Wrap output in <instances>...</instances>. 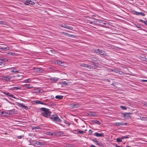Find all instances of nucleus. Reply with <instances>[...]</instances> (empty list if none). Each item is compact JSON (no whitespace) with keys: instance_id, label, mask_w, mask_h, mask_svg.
Returning <instances> with one entry per match:
<instances>
[{"instance_id":"f257e3e1","label":"nucleus","mask_w":147,"mask_h":147,"mask_svg":"<svg viewBox=\"0 0 147 147\" xmlns=\"http://www.w3.org/2000/svg\"><path fill=\"white\" fill-rule=\"evenodd\" d=\"M40 109L41 111H43L41 113V115L46 117H48L51 113V112L49 111V110L46 108H41Z\"/></svg>"},{"instance_id":"f03ea898","label":"nucleus","mask_w":147,"mask_h":147,"mask_svg":"<svg viewBox=\"0 0 147 147\" xmlns=\"http://www.w3.org/2000/svg\"><path fill=\"white\" fill-rule=\"evenodd\" d=\"M49 119L53 121H55L58 122H61V120L58 117V115H51L49 117Z\"/></svg>"},{"instance_id":"7ed1b4c3","label":"nucleus","mask_w":147,"mask_h":147,"mask_svg":"<svg viewBox=\"0 0 147 147\" xmlns=\"http://www.w3.org/2000/svg\"><path fill=\"white\" fill-rule=\"evenodd\" d=\"M94 52L95 53L102 55L104 56H105V55H106L105 51L101 50H100L99 49L94 50Z\"/></svg>"},{"instance_id":"20e7f679","label":"nucleus","mask_w":147,"mask_h":147,"mask_svg":"<svg viewBox=\"0 0 147 147\" xmlns=\"http://www.w3.org/2000/svg\"><path fill=\"white\" fill-rule=\"evenodd\" d=\"M132 114V113H122L121 117L125 119H129L131 118L130 115Z\"/></svg>"},{"instance_id":"39448f33","label":"nucleus","mask_w":147,"mask_h":147,"mask_svg":"<svg viewBox=\"0 0 147 147\" xmlns=\"http://www.w3.org/2000/svg\"><path fill=\"white\" fill-rule=\"evenodd\" d=\"M0 78L3 80H4L6 81H8L10 80L11 79V77L8 75L7 76H3L1 77Z\"/></svg>"},{"instance_id":"423d86ee","label":"nucleus","mask_w":147,"mask_h":147,"mask_svg":"<svg viewBox=\"0 0 147 147\" xmlns=\"http://www.w3.org/2000/svg\"><path fill=\"white\" fill-rule=\"evenodd\" d=\"M96 22H98L101 26H104V25H106L107 24V21L102 20H98Z\"/></svg>"},{"instance_id":"0eeeda50","label":"nucleus","mask_w":147,"mask_h":147,"mask_svg":"<svg viewBox=\"0 0 147 147\" xmlns=\"http://www.w3.org/2000/svg\"><path fill=\"white\" fill-rule=\"evenodd\" d=\"M61 26L62 27L67 28L71 30H72L73 28L72 27L68 26V24H63L61 25Z\"/></svg>"},{"instance_id":"6e6552de","label":"nucleus","mask_w":147,"mask_h":147,"mask_svg":"<svg viewBox=\"0 0 147 147\" xmlns=\"http://www.w3.org/2000/svg\"><path fill=\"white\" fill-rule=\"evenodd\" d=\"M87 114L88 116L91 115V116H93L94 117H96L97 116V114H96L95 112H93L91 111H88Z\"/></svg>"},{"instance_id":"1a4fd4ad","label":"nucleus","mask_w":147,"mask_h":147,"mask_svg":"<svg viewBox=\"0 0 147 147\" xmlns=\"http://www.w3.org/2000/svg\"><path fill=\"white\" fill-rule=\"evenodd\" d=\"M13 77L15 78V79L17 80H21L23 78L22 75H20L19 74L13 76Z\"/></svg>"},{"instance_id":"9d476101","label":"nucleus","mask_w":147,"mask_h":147,"mask_svg":"<svg viewBox=\"0 0 147 147\" xmlns=\"http://www.w3.org/2000/svg\"><path fill=\"white\" fill-rule=\"evenodd\" d=\"M35 3L34 2H32L31 0H28L26 1V3H24V4L26 5H28L29 4H30L32 5H34L35 4Z\"/></svg>"},{"instance_id":"9b49d317","label":"nucleus","mask_w":147,"mask_h":147,"mask_svg":"<svg viewBox=\"0 0 147 147\" xmlns=\"http://www.w3.org/2000/svg\"><path fill=\"white\" fill-rule=\"evenodd\" d=\"M133 12L134 13V14L136 15H141L143 16H145V14L144 13L142 12H139L136 11H134Z\"/></svg>"},{"instance_id":"f8f14e48","label":"nucleus","mask_w":147,"mask_h":147,"mask_svg":"<svg viewBox=\"0 0 147 147\" xmlns=\"http://www.w3.org/2000/svg\"><path fill=\"white\" fill-rule=\"evenodd\" d=\"M94 135L97 137H102L104 136V134L102 133H98L97 132H95L94 134Z\"/></svg>"},{"instance_id":"ddd939ff","label":"nucleus","mask_w":147,"mask_h":147,"mask_svg":"<svg viewBox=\"0 0 147 147\" xmlns=\"http://www.w3.org/2000/svg\"><path fill=\"white\" fill-rule=\"evenodd\" d=\"M23 86L27 89H30L33 87L32 85L30 84H25L23 85Z\"/></svg>"},{"instance_id":"4468645a","label":"nucleus","mask_w":147,"mask_h":147,"mask_svg":"<svg viewBox=\"0 0 147 147\" xmlns=\"http://www.w3.org/2000/svg\"><path fill=\"white\" fill-rule=\"evenodd\" d=\"M35 103L36 104H41L46 105L47 103L42 101L39 100H36L35 101Z\"/></svg>"},{"instance_id":"2eb2a0df","label":"nucleus","mask_w":147,"mask_h":147,"mask_svg":"<svg viewBox=\"0 0 147 147\" xmlns=\"http://www.w3.org/2000/svg\"><path fill=\"white\" fill-rule=\"evenodd\" d=\"M71 107H73L78 108L80 107V105L78 104H74V103H71L70 104Z\"/></svg>"},{"instance_id":"dca6fc26","label":"nucleus","mask_w":147,"mask_h":147,"mask_svg":"<svg viewBox=\"0 0 147 147\" xmlns=\"http://www.w3.org/2000/svg\"><path fill=\"white\" fill-rule=\"evenodd\" d=\"M18 106L24 107L25 109L27 110L28 109V107L25 105H24L23 104L21 103H18Z\"/></svg>"},{"instance_id":"f3484780","label":"nucleus","mask_w":147,"mask_h":147,"mask_svg":"<svg viewBox=\"0 0 147 147\" xmlns=\"http://www.w3.org/2000/svg\"><path fill=\"white\" fill-rule=\"evenodd\" d=\"M62 33L63 34H64L65 35L67 36L70 37H73V36H74V35L69 34L68 33H66V32H63Z\"/></svg>"},{"instance_id":"a211bd4d","label":"nucleus","mask_w":147,"mask_h":147,"mask_svg":"<svg viewBox=\"0 0 147 147\" xmlns=\"http://www.w3.org/2000/svg\"><path fill=\"white\" fill-rule=\"evenodd\" d=\"M7 59L5 58H3L2 59H1V61L0 62V65H4L5 64V63L3 62V61H6ZM7 61H8L7 60Z\"/></svg>"},{"instance_id":"6ab92c4d","label":"nucleus","mask_w":147,"mask_h":147,"mask_svg":"<svg viewBox=\"0 0 147 147\" xmlns=\"http://www.w3.org/2000/svg\"><path fill=\"white\" fill-rule=\"evenodd\" d=\"M92 121L93 123H95L98 125H100L101 124L99 121L98 120H93Z\"/></svg>"},{"instance_id":"aec40b11","label":"nucleus","mask_w":147,"mask_h":147,"mask_svg":"<svg viewBox=\"0 0 147 147\" xmlns=\"http://www.w3.org/2000/svg\"><path fill=\"white\" fill-rule=\"evenodd\" d=\"M35 71L38 72H42L43 70L41 68H35Z\"/></svg>"},{"instance_id":"412c9836","label":"nucleus","mask_w":147,"mask_h":147,"mask_svg":"<svg viewBox=\"0 0 147 147\" xmlns=\"http://www.w3.org/2000/svg\"><path fill=\"white\" fill-rule=\"evenodd\" d=\"M1 113L3 116H8L9 115V113L4 111H2Z\"/></svg>"},{"instance_id":"4be33fe9","label":"nucleus","mask_w":147,"mask_h":147,"mask_svg":"<svg viewBox=\"0 0 147 147\" xmlns=\"http://www.w3.org/2000/svg\"><path fill=\"white\" fill-rule=\"evenodd\" d=\"M57 63L60 65L63 66L64 62L58 60L57 61Z\"/></svg>"},{"instance_id":"5701e85b","label":"nucleus","mask_w":147,"mask_h":147,"mask_svg":"<svg viewBox=\"0 0 147 147\" xmlns=\"http://www.w3.org/2000/svg\"><path fill=\"white\" fill-rule=\"evenodd\" d=\"M47 105L48 106H54L55 105V104L53 103L52 102H50L49 103H47V105Z\"/></svg>"},{"instance_id":"b1692460","label":"nucleus","mask_w":147,"mask_h":147,"mask_svg":"<svg viewBox=\"0 0 147 147\" xmlns=\"http://www.w3.org/2000/svg\"><path fill=\"white\" fill-rule=\"evenodd\" d=\"M92 63V65L96 67H98V63H95L93 61H90Z\"/></svg>"},{"instance_id":"393cba45","label":"nucleus","mask_w":147,"mask_h":147,"mask_svg":"<svg viewBox=\"0 0 147 147\" xmlns=\"http://www.w3.org/2000/svg\"><path fill=\"white\" fill-rule=\"evenodd\" d=\"M50 80H53L55 81H57L58 80V79L56 77H51L50 78Z\"/></svg>"},{"instance_id":"a878e982","label":"nucleus","mask_w":147,"mask_h":147,"mask_svg":"<svg viewBox=\"0 0 147 147\" xmlns=\"http://www.w3.org/2000/svg\"><path fill=\"white\" fill-rule=\"evenodd\" d=\"M63 96L61 95H57L55 97V98L57 99H61L63 98Z\"/></svg>"},{"instance_id":"bb28decb","label":"nucleus","mask_w":147,"mask_h":147,"mask_svg":"<svg viewBox=\"0 0 147 147\" xmlns=\"http://www.w3.org/2000/svg\"><path fill=\"white\" fill-rule=\"evenodd\" d=\"M140 118L142 120L145 121L147 120V117L141 116L140 117Z\"/></svg>"},{"instance_id":"cd10ccee","label":"nucleus","mask_w":147,"mask_h":147,"mask_svg":"<svg viewBox=\"0 0 147 147\" xmlns=\"http://www.w3.org/2000/svg\"><path fill=\"white\" fill-rule=\"evenodd\" d=\"M80 66L84 67H88V65L85 64L84 63H82L80 65Z\"/></svg>"},{"instance_id":"c85d7f7f","label":"nucleus","mask_w":147,"mask_h":147,"mask_svg":"<svg viewBox=\"0 0 147 147\" xmlns=\"http://www.w3.org/2000/svg\"><path fill=\"white\" fill-rule=\"evenodd\" d=\"M35 144L40 146H42L43 144L42 142H40L39 141L36 142Z\"/></svg>"},{"instance_id":"c756f323","label":"nucleus","mask_w":147,"mask_h":147,"mask_svg":"<svg viewBox=\"0 0 147 147\" xmlns=\"http://www.w3.org/2000/svg\"><path fill=\"white\" fill-rule=\"evenodd\" d=\"M1 49L3 51H6V50H8L9 49V47H2Z\"/></svg>"},{"instance_id":"7c9ffc66","label":"nucleus","mask_w":147,"mask_h":147,"mask_svg":"<svg viewBox=\"0 0 147 147\" xmlns=\"http://www.w3.org/2000/svg\"><path fill=\"white\" fill-rule=\"evenodd\" d=\"M9 113H11V114H14L15 113V110L12 109L9 111Z\"/></svg>"},{"instance_id":"2f4dec72","label":"nucleus","mask_w":147,"mask_h":147,"mask_svg":"<svg viewBox=\"0 0 147 147\" xmlns=\"http://www.w3.org/2000/svg\"><path fill=\"white\" fill-rule=\"evenodd\" d=\"M57 133L58 134V135L60 136H61L63 134V132L59 131L58 132H57Z\"/></svg>"},{"instance_id":"473e14b6","label":"nucleus","mask_w":147,"mask_h":147,"mask_svg":"<svg viewBox=\"0 0 147 147\" xmlns=\"http://www.w3.org/2000/svg\"><path fill=\"white\" fill-rule=\"evenodd\" d=\"M40 129V127L39 126H34L32 127V129Z\"/></svg>"},{"instance_id":"72a5a7b5","label":"nucleus","mask_w":147,"mask_h":147,"mask_svg":"<svg viewBox=\"0 0 147 147\" xmlns=\"http://www.w3.org/2000/svg\"><path fill=\"white\" fill-rule=\"evenodd\" d=\"M120 107L123 110H125L127 109V107H126L124 106H120Z\"/></svg>"},{"instance_id":"f704fd0d","label":"nucleus","mask_w":147,"mask_h":147,"mask_svg":"<svg viewBox=\"0 0 147 147\" xmlns=\"http://www.w3.org/2000/svg\"><path fill=\"white\" fill-rule=\"evenodd\" d=\"M90 139L93 141L94 142L96 143L98 142V141L97 140V139L96 138H94V139H92L90 138Z\"/></svg>"},{"instance_id":"c9c22d12","label":"nucleus","mask_w":147,"mask_h":147,"mask_svg":"<svg viewBox=\"0 0 147 147\" xmlns=\"http://www.w3.org/2000/svg\"><path fill=\"white\" fill-rule=\"evenodd\" d=\"M8 54H9L10 55L15 56L16 55V53L13 52H9L8 53Z\"/></svg>"},{"instance_id":"e433bc0d","label":"nucleus","mask_w":147,"mask_h":147,"mask_svg":"<svg viewBox=\"0 0 147 147\" xmlns=\"http://www.w3.org/2000/svg\"><path fill=\"white\" fill-rule=\"evenodd\" d=\"M121 138L120 139L119 138H118L116 139L117 142H120L122 141Z\"/></svg>"},{"instance_id":"4c0bfd02","label":"nucleus","mask_w":147,"mask_h":147,"mask_svg":"<svg viewBox=\"0 0 147 147\" xmlns=\"http://www.w3.org/2000/svg\"><path fill=\"white\" fill-rule=\"evenodd\" d=\"M14 90L20 89L21 88L19 86L15 87L13 88Z\"/></svg>"},{"instance_id":"58836bf2","label":"nucleus","mask_w":147,"mask_h":147,"mask_svg":"<svg viewBox=\"0 0 147 147\" xmlns=\"http://www.w3.org/2000/svg\"><path fill=\"white\" fill-rule=\"evenodd\" d=\"M96 144L98 145L99 146H103L102 144L100 142H99L98 141V142L96 143Z\"/></svg>"},{"instance_id":"ea45409f","label":"nucleus","mask_w":147,"mask_h":147,"mask_svg":"<svg viewBox=\"0 0 147 147\" xmlns=\"http://www.w3.org/2000/svg\"><path fill=\"white\" fill-rule=\"evenodd\" d=\"M92 61H93L94 62V61H97L98 59H97L96 57H94L92 58Z\"/></svg>"},{"instance_id":"a19ab883","label":"nucleus","mask_w":147,"mask_h":147,"mask_svg":"<svg viewBox=\"0 0 147 147\" xmlns=\"http://www.w3.org/2000/svg\"><path fill=\"white\" fill-rule=\"evenodd\" d=\"M24 81L26 83H29L31 82V81L30 80V79H29L25 80H24Z\"/></svg>"},{"instance_id":"79ce46f5","label":"nucleus","mask_w":147,"mask_h":147,"mask_svg":"<svg viewBox=\"0 0 147 147\" xmlns=\"http://www.w3.org/2000/svg\"><path fill=\"white\" fill-rule=\"evenodd\" d=\"M119 70L117 69H113V70H112V71H114L115 73H118Z\"/></svg>"},{"instance_id":"37998d69","label":"nucleus","mask_w":147,"mask_h":147,"mask_svg":"<svg viewBox=\"0 0 147 147\" xmlns=\"http://www.w3.org/2000/svg\"><path fill=\"white\" fill-rule=\"evenodd\" d=\"M5 24H6V22H5L0 21V24L6 25Z\"/></svg>"},{"instance_id":"c03bdc74","label":"nucleus","mask_w":147,"mask_h":147,"mask_svg":"<svg viewBox=\"0 0 147 147\" xmlns=\"http://www.w3.org/2000/svg\"><path fill=\"white\" fill-rule=\"evenodd\" d=\"M11 72H15V73H16H16H18V71L16 70V69H15V68H14V69H13V70H11Z\"/></svg>"},{"instance_id":"a18cd8bd","label":"nucleus","mask_w":147,"mask_h":147,"mask_svg":"<svg viewBox=\"0 0 147 147\" xmlns=\"http://www.w3.org/2000/svg\"><path fill=\"white\" fill-rule=\"evenodd\" d=\"M78 132L80 134H83V133H84L85 132L84 131H82V130H79L78 131Z\"/></svg>"},{"instance_id":"49530a36","label":"nucleus","mask_w":147,"mask_h":147,"mask_svg":"<svg viewBox=\"0 0 147 147\" xmlns=\"http://www.w3.org/2000/svg\"><path fill=\"white\" fill-rule=\"evenodd\" d=\"M64 123L66 124H67L68 125H70L71 124L68 121L65 120L64 121Z\"/></svg>"},{"instance_id":"de8ad7c7","label":"nucleus","mask_w":147,"mask_h":147,"mask_svg":"<svg viewBox=\"0 0 147 147\" xmlns=\"http://www.w3.org/2000/svg\"><path fill=\"white\" fill-rule=\"evenodd\" d=\"M3 93L4 94H5L6 95L8 96H9V95L10 94V93L9 92H4Z\"/></svg>"},{"instance_id":"09e8293b","label":"nucleus","mask_w":147,"mask_h":147,"mask_svg":"<svg viewBox=\"0 0 147 147\" xmlns=\"http://www.w3.org/2000/svg\"><path fill=\"white\" fill-rule=\"evenodd\" d=\"M120 126V125H126L127 124V123H123L122 122L119 123Z\"/></svg>"},{"instance_id":"8fccbe9b","label":"nucleus","mask_w":147,"mask_h":147,"mask_svg":"<svg viewBox=\"0 0 147 147\" xmlns=\"http://www.w3.org/2000/svg\"><path fill=\"white\" fill-rule=\"evenodd\" d=\"M9 96L13 98H16L13 95L11 94V93H10V94L9 95Z\"/></svg>"},{"instance_id":"3c124183","label":"nucleus","mask_w":147,"mask_h":147,"mask_svg":"<svg viewBox=\"0 0 147 147\" xmlns=\"http://www.w3.org/2000/svg\"><path fill=\"white\" fill-rule=\"evenodd\" d=\"M129 138V137L128 136H122L121 137V139H123V138Z\"/></svg>"},{"instance_id":"603ef678","label":"nucleus","mask_w":147,"mask_h":147,"mask_svg":"<svg viewBox=\"0 0 147 147\" xmlns=\"http://www.w3.org/2000/svg\"><path fill=\"white\" fill-rule=\"evenodd\" d=\"M118 74H119L120 75H122L124 74V72L121 71H120L119 70Z\"/></svg>"},{"instance_id":"864d4df0","label":"nucleus","mask_w":147,"mask_h":147,"mask_svg":"<svg viewBox=\"0 0 147 147\" xmlns=\"http://www.w3.org/2000/svg\"><path fill=\"white\" fill-rule=\"evenodd\" d=\"M115 125L116 126H120L119 123H115Z\"/></svg>"},{"instance_id":"5fc2aeb1","label":"nucleus","mask_w":147,"mask_h":147,"mask_svg":"<svg viewBox=\"0 0 147 147\" xmlns=\"http://www.w3.org/2000/svg\"><path fill=\"white\" fill-rule=\"evenodd\" d=\"M62 83H63V84H64V85H66L67 84V83L65 81L62 82Z\"/></svg>"},{"instance_id":"6e6d98bb","label":"nucleus","mask_w":147,"mask_h":147,"mask_svg":"<svg viewBox=\"0 0 147 147\" xmlns=\"http://www.w3.org/2000/svg\"><path fill=\"white\" fill-rule=\"evenodd\" d=\"M89 132L90 134H92V131L91 129H90L89 131Z\"/></svg>"},{"instance_id":"4d7b16f0","label":"nucleus","mask_w":147,"mask_h":147,"mask_svg":"<svg viewBox=\"0 0 147 147\" xmlns=\"http://www.w3.org/2000/svg\"><path fill=\"white\" fill-rule=\"evenodd\" d=\"M141 81L142 82H147V80H142Z\"/></svg>"},{"instance_id":"13d9d810","label":"nucleus","mask_w":147,"mask_h":147,"mask_svg":"<svg viewBox=\"0 0 147 147\" xmlns=\"http://www.w3.org/2000/svg\"><path fill=\"white\" fill-rule=\"evenodd\" d=\"M92 67V66L90 65H88V68H89L90 69H91Z\"/></svg>"},{"instance_id":"bf43d9fd","label":"nucleus","mask_w":147,"mask_h":147,"mask_svg":"<svg viewBox=\"0 0 147 147\" xmlns=\"http://www.w3.org/2000/svg\"><path fill=\"white\" fill-rule=\"evenodd\" d=\"M139 21L140 22H142V23H144V21L143 20H142V19H140L139 20Z\"/></svg>"},{"instance_id":"052dcab7","label":"nucleus","mask_w":147,"mask_h":147,"mask_svg":"<svg viewBox=\"0 0 147 147\" xmlns=\"http://www.w3.org/2000/svg\"><path fill=\"white\" fill-rule=\"evenodd\" d=\"M143 23L145 24L146 25H147V20L144 21Z\"/></svg>"},{"instance_id":"680f3d73","label":"nucleus","mask_w":147,"mask_h":147,"mask_svg":"<svg viewBox=\"0 0 147 147\" xmlns=\"http://www.w3.org/2000/svg\"><path fill=\"white\" fill-rule=\"evenodd\" d=\"M49 135H53V133H52V132H49Z\"/></svg>"},{"instance_id":"e2e57ef3","label":"nucleus","mask_w":147,"mask_h":147,"mask_svg":"<svg viewBox=\"0 0 147 147\" xmlns=\"http://www.w3.org/2000/svg\"><path fill=\"white\" fill-rule=\"evenodd\" d=\"M136 25V27H137L138 28H141V27L140 26V25H139V26H137L136 25Z\"/></svg>"},{"instance_id":"0e129e2a","label":"nucleus","mask_w":147,"mask_h":147,"mask_svg":"<svg viewBox=\"0 0 147 147\" xmlns=\"http://www.w3.org/2000/svg\"><path fill=\"white\" fill-rule=\"evenodd\" d=\"M22 136H19L18 137V139H21L22 138Z\"/></svg>"},{"instance_id":"69168bd1","label":"nucleus","mask_w":147,"mask_h":147,"mask_svg":"<svg viewBox=\"0 0 147 147\" xmlns=\"http://www.w3.org/2000/svg\"><path fill=\"white\" fill-rule=\"evenodd\" d=\"M144 104L145 106L147 107V103H145V102L144 103Z\"/></svg>"},{"instance_id":"338daca9","label":"nucleus","mask_w":147,"mask_h":147,"mask_svg":"<svg viewBox=\"0 0 147 147\" xmlns=\"http://www.w3.org/2000/svg\"><path fill=\"white\" fill-rule=\"evenodd\" d=\"M67 147H73L71 145H69L67 146Z\"/></svg>"},{"instance_id":"774afa93","label":"nucleus","mask_w":147,"mask_h":147,"mask_svg":"<svg viewBox=\"0 0 147 147\" xmlns=\"http://www.w3.org/2000/svg\"><path fill=\"white\" fill-rule=\"evenodd\" d=\"M90 147H96V146H95L94 145H92Z\"/></svg>"}]
</instances>
